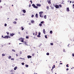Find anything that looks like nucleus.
<instances>
[{
	"mask_svg": "<svg viewBox=\"0 0 74 74\" xmlns=\"http://www.w3.org/2000/svg\"><path fill=\"white\" fill-rule=\"evenodd\" d=\"M43 13V12H40L39 13L40 15H42V13Z\"/></svg>",
	"mask_w": 74,
	"mask_h": 74,
	"instance_id": "7",
	"label": "nucleus"
},
{
	"mask_svg": "<svg viewBox=\"0 0 74 74\" xmlns=\"http://www.w3.org/2000/svg\"><path fill=\"white\" fill-rule=\"evenodd\" d=\"M8 37L10 38L11 37L10 36H5L3 38H8Z\"/></svg>",
	"mask_w": 74,
	"mask_h": 74,
	"instance_id": "1",
	"label": "nucleus"
},
{
	"mask_svg": "<svg viewBox=\"0 0 74 74\" xmlns=\"http://www.w3.org/2000/svg\"><path fill=\"white\" fill-rule=\"evenodd\" d=\"M50 34H52V31H50Z\"/></svg>",
	"mask_w": 74,
	"mask_h": 74,
	"instance_id": "14",
	"label": "nucleus"
},
{
	"mask_svg": "<svg viewBox=\"0 0 74 74\" xmlns=\"http://www.w3.org/2000/svg\"><path fill=\"white\" fill-rule=\"evenodd\" d=\"M69 70V68H67L66 69V70H67V71H68V70Z\"/></svg>",
	"mask_w": 74,
	"mask_h": 74,
	"instance_id": "44",
	"label": "nucleus"
},
{
	"mask_svg": "<svg viewBox=\"0 0 74 74\" xmlns=\"http://www.w3.org/2000/svg\"><path fill=\"white\" fill-rule=\"evenodd\" d=\"M55 67V65H53V66L52 67V68L53 69Z\"/></svg>",
	"mask_w": 74,
	"mask_h": 74,
	"instance_id": "15",
	"label": "nucleus"
},
{
	"mask_svg": "<svg viewBox=\"0 0 74 74\" xmlns=\"http://www.w3.org/2000/svg\"><path fill=\"white\" fill-rule=\"evenodd\" d=\"M36 17L37 18H38V14H36Z\"/></svg>",
	"mask_w": 74,
	"mask_h": 74,
	"instance_id": "13",
	"label": "nucleus"
},
{
	"mask_svg": "<svg viewBox=\"0 0 74 74\" xmlns=\"http://www.w3.org/2000/svg\"><path fill=\"white\" fill-rule=\"evenodd\" d=\"M38 35H39L40 36V35H41V33L40 32H39Z\"/></svg>",
	"mask_w": 74,
	"mask_h": 74,
	"instance_id": "32",
	"label": "nucleus"
},
{
	"mask_svg": "<svg viewBox=\"0 0 74 74\" xmlns=\"http://www.w3.org/2000/svg\"><path fill=\"white\" fill-rule=\"evenodd\" d=\"M34 55H35V54H34V53H32V56H34Z\"/></svg>",
	"mask_w": 74,
	"mask_h": 74,
	"instance_id": "40",
	"label": "nucleus"
},
{
	"mask_svg": "<svg viewBox=\"0 0 74 74\" xmlns=\"http://www.w3.org/2000/svg\"><path fill=\"white\" fill-rule=\"evenodd\" d=\"M29 25H31V23H29Z\"/></svg>",
	"mask_w": 74,
	"mask_h": 74,
	"instance_id": "46",
	"label": "nucleus"
},
{
	"mask_svg": "<svg viewBox=\"0 0 74 74\" xmlns=\"http://www.w3.org/2000/svg\"><path fill=\"white\" fill-rule=\"evenodd\" d=\"M45 38H47V35H45Z\"/></svg>",
	"mask_w": 74,
	"mask_h": 74,
	"instance_id": "28",
	"label": "nucleus"
},
{
	"mask_svg": "<svg viewBox=\"0 0 74 74\" xmlns=\"http://www.w3.org/2000/svg\"><path fill=\"white\" fill-rule=\"evenodd\" d=\"M22 30H24V28H23V27H21Z\"/></svg>",
	"mask_w": 74,
	"mask_h": 74,
	"instance_id": "22",
	"label": "nucleus"
},
{
	"mask_svg": "<svg viewBox=\"0 0 74 74\" xmlns=\"http://www.w3.org/2000/svg\"><path fill=\"white\" fill-rule=\"evenodd\" d=\"M27 57L28 59H29V58H32V56H27Z\"/></svg>",
	"mask_w": 74,
	"mask_h": 74,
	"instance_id": "4",
	"label": "nucleus"
},
{
	"mask_svg": "<svg viewBox=\"0 0 74 74\" xmlns=\"http://www.w3.org/2000/svg\"><path fill=\"white\" fill-rule=\"evenodd\" d=\"M7 34H9V33H8V32H7Z\"/></svg>",
	"mask_w": 74,
	"mask_h": 74,
	"instance_id": "50",
	"label": "nucleus"
},
{
	"mask_svg": "<svg viewBox=\"0 0 74 74\" xmlns=\"http://www.w3.org/2000/svg\"><path fill=\"white\" fill-rule=\"evenodd\" d=\"M32 18H33V17H34V15H32Z\"/></svg>",
	"mask_w": 74,
	"mask_h": 74,
	"instance_id": "43",
	"label": "nucleus"
},
{
	"mask_svg": "<svg viewBox=\"0 0 74 74\" xmlns=\"http://www.w3.org/2000/svg\"><path fill=\"white\" fill-rule=\"evenodd\" d=\"M51 71H52L53 70V68L51 69Z\"/></svg>",
	"mask_w": 74,
	"mask_h": 74,
	"instance_id": "57",
	"label": "nucleus"
},
{
	"mask_svg": "<svg viewBox=\"0 0 74 74\" xmlns=\"http://www.w3.org/2000/svg\"><path fill=\"white\" fill-rule=\"evenodd\" d=\"M22 52L20 51V54H22Z\"/></svg>",
	"mask_w": 74,
	"mask_h": 74,
	"instance_id": "37",
	"label": "nucleus"
},
{
	"mask_svg": "<svg viewBox=\"0 0 74 74\" xmlns=\"http://www.w3.org/2000/svg\"><path fill=\"white\" fill-rule=\"evenodd\" d=\"M29 7H31V5L29 4Z\"/></svg>",
	"mask_w": 74,
	"mask_h": 74,
	"instance_id": "47",
	"label": "nucleus"
},
{
	"mask_svg": "<svg viewBox=\"0 0 74 74\" xmlns=\"http://www.w3.org/2000/svg\"><path fill=\"white\" fill-rule=\"evenodd\" d=\"M15 20L16 21H17V20H18V19H17V18H16V19H15Z\"/></svg>",
	"mask_w": 74,
	"mask_h": 74,
	"instance_id": "52",
	"label": "nucleus"
},
{
	"mask_svg": "<svg viewBox=\"0 0 74 74\" xmlns=\"http://www.w3.org/2000/svg\"><path fill=\"white\" fill-rule=\"evenodd\" d=\"M55 7L56 8H59V6L58 5H55Z\"/></svg>",
	"mask_w": 74,
	"mask_h": 74,
	"instance_id": "3",
	"label": "nucleus"
},
{
	"mask_svg": "<svg viewBox=\"0 0 74 74\" xmlns=\"http://www.w3.org/2000/svg\"><path fill=\"white\" fill-rule=\"evenodd\" d=\"M50 44L51 45H53V43H51Z\"/></svg>",
	"mask_w": 74,
	"mask_h": 74,
	"instance_id": "35",
	"label": "nucleus"
},
{
	"mask_svg": "<svg viewBox=\"0 0 74 74\" xmlns=\"http://www.w3.org/2000/svg\"><path fill=\"white\" fill-rule=\"evenodd\" d=\"M51 0H49L48 1V4H51Z\"/></svg>",
	"mask_w": 74,
	"mask_h": 74,
	"instance_id": "5",
	"label": "nucleus"
},
{
	"mask_svg": "<svg viewBox=\"0 0 74 74\" xmlns=\"http://www.w3.org/2000/svg\"><path fill=\"white\" fill-rule=\"evenodd\" d=\"M36 5L37 6H39V7H41V4H36Z\"/></svg>",
	"mask_w": 74,
	"mask_h": 74,
	"instance_id": "9",
	"label": "nucleus"
},
{
	"mask_svg": "<svg viewBox=\"0 0 74 74\" xmlns=\"http://www.w3.org/2000/svg\"><path fill=\"white\" fill-rule=\"evenodd\" d=\"M73 7H74V4H73Z\"/></svg>",
	"mask_w": 74,
	"mask_h": 74,
	"instance_id": "56",
	"label": "nucleus"
},
{
	"mask_svg": "<svg viewBox=\"0 0 74 74\" xmlns=\"http://www.w3.org/2000/svg\"><path fill=\"white\" fill-rule=\"evenodd\" d=\"M8 58L10 59H11V56H9L8 57Z\"/></svg>",
	"mask_w": 74,
	"mask_h": 74,
	"instance_id": "21",
	"label": "nucleus"
},
{
	"mask_svg": "<svg viewBox=\"0 0 74 74\" xmlns=\"http://www.w3.org/2000/svg\"><path fill=\"white\" fill-rule=\"evenodd\" d=\"M8 45H10V44H11V43H9L8 44Z\"/></svg>",
	"mask_w": 74,
	"mask_h": 74,
	"instance_id": "54",
	"label": "nucleus"
},
{
	"mask_svg": "<svg viewBox=\"0 0 74 74\" xmlns=\"http://www.w3.org/2000/svg\"><path fill=\"white\" fill-rule=\"evenodd\" d=\"M12 60H14V58H12L11 59Z\"/></svg>",
	"mask_w": 74,
	"mask_h": 74,
	"instance_id": "34",
	"label": "nucleus"
},
{
	"mask_svg": "<svg viewBox=\"0 0 74 74\" xmlns=\"http://www.w3.org/2000/svg\"><path fill=\"white\" fill-rule=\"evenodd\" d=\"M16 56H18V54H16Z\"/></svg>",
	"mask_w": 74,
	"mask_h": 74,
	"instance_id": "59",
	"label": "nucleus"
},
{
	"mask_svg": "<svg viewBox=\"0 0 74 74\" xmlns=\"http://www.w3.org/2000/svg\"><path fill=\"white\" fill-rule=\"evenodd\" d=\"M66 10L67 11L69 12V11H70V10H69V8H67L66 9Z\"/></svg>",
	"mask_w": 74,
	"mask_h": 74,
	"instance_id": "10",
	"label": "nucleus"
},
{
	"mask_svg": "<svg viewBox=\"0 0 74 74\" xmlns=\"http://www.w3.org/2000/svg\"><path fill=\"white\" fill-rule=\"evenodd\" d=\"M37 37H41V36H40V35H38L37 36Z\"/></svg>",
	"mask_w": 74,
	"mask_h": 74,
	"instance_id": "26",
	"label": "nucleus"
},
{
	"mask_svg": "<svg viewBox=\"0 0 74 74\" xmlns=\"http://www.w3.org/2000/svg\"><path fill=\"white\" fill-rule=\"evenodd\" d=\"M62 4H64V3H63V2L62 3Z\"/></svg>",
	"mask_w": 74,
	"mask_h": 74,
	"instance_id": "60",
	"label": "nucleus"
},
{
	"mask_svg": "<svg viewBox=\"0 0 74 74\" xmlns=\"http://www.w3.org/2000/svg\"><path fill=\"white\" fill-rule=\"evenodd\" d=\"M25 66L26 67H29V65H26Z\"/></svg>",
	"mask_w": 74,
	"mask_h": 74,
	"instance_id": "25",
	"label": "nucleus"
},
{
	"mask_svg": "<svg viewBox=\"0 0 74 74\" xmlns=\"http://www.w3.org/2000/svg\"><path fill=\"white\" fill-rule=\"evenodd\" d=\"M24 42V44H27V43L25 42Z\"/></svg>",
	"mask_w": 74,
	"mask_h": 74,
	"instance_id": "48",
	"label": "nucleus"
},
{
	"mask_svg": "<svg viewBox=\"0 0 74 74\" xmlns=\"http://www.w3.org/2000/svg\"><path fill=\"white\" fill-rule=\"evenodd\" d=\"M7 25L6 24H5V26H7Z\"/></svg>",
	"mask_w": 74,
	"mask_h": 74,
	"instance_id": "42",
	"label": "nucleus"
},
{
	"mask_svg": "<svg viewBox=\"0 0 74 74\" xmlns=\"http://www.w3.org/2000/svg\"><path fill=\"white\" fill-rule=\"evenodd\" d=\"M14 34H15L12 33V34H10V36H12H12H14Z\"/></svg>",
	"mask_w": 74,
	"mask_h": 74,
	"instance_id": "12",
	"label": "nucleus"
},
{
	"mask_svg": "<svg viewBox=\"0 0 74 74\" xmlns=\"http://www.w3.org/2000/svg\"><path fill=\"white\" fill-rule=\"evenodd\" d=\"M40 16L41 18H43V16H42V15H40Z\"/></svg>",
	"mask_w": 74,
	"mask_h": 74,
	"instance_id": "27",
	"label": "nucleus"
},
{
	"mask_svg": "<svg viewBox=\"0 0 74 74\" xmlns=\"http://www.w3.org/2000/svg\"><path fill=\"white\" fill-rule=\"evenodd\" d=\"M44 18L45 19H47V16L46 15H44Z\"/></svg>",
	"mask_w": 74,
	"mask_h": 74,
	"instance_id": "11",
	"label": "nucleus"
},
{
	"mask_svg": "<svg viewBox=\"0 0 74 74\" xmlns=\"http://www.w3.org/2000/svg\"><path fill=\"white\" fill-rule=\"evenodd\" d=\"M2 55L3 56H5V55L4 54H2Z\"/></svg>",
	"mask_w": 74,
	"mask_h": 74,
	"instance_id": "29",
	"label": "nucleus"
},
{
	"mask_svg": "<svg viewBox=\"0 0 74 74\" xmlns=\"http://www.w3.org/2000/svg\"><path fill=\"white\" fill-rule=\"evenodd\" d=\"M20 39L21 40V42H23V38H20Z\"/></svg>",
	"mask_w": 74,
	"mask_h": 74,
	"instance_id": "8",
	"label": "nucleus"
},
{
	"mask_svg": "<svg viewBox=\"0 0 74 74\" xmlns=\"http://www.w3.org/2000/svg\"><path fill=\"white\" fill-rule=\"evenodd\" d=\"M41 23H44V21H42V22H41Z\"/></svg>",
	"mask_w": 74,
	"mask_h": 74,
	"instance_id": "36",
	"label": "nucleus"
},
{
	"mask_svg": "<svg viewBox=\"0 0 74 74\" xmlns=\"http://www.w3.org/2000/svg\"><path fill=\"white\" fill-rule=\"evenodd\" d=\"M51 8H52V9H53L54 8V7H52Z\"/></svg>",
	"mask_w": 74,
	"mask_h": 74,
	"instance_id": "45",
	"label": "nucleus"
},
{
	"mask_svg": "<svg viewBox=\"0 0 74 74\" xmlns=\"http://www.w3.org/2000/svg\"><path fill=\"white\" fill-rule=\"evenodd\" d=\"M12 51H14V52H15V50L14 49H12Z\"/></svg>",
	"mask_w": 74,
	"mask_h": 74,
	"instance_id": "33",
	"label": "nucleus"
},
{
	"mask_svg": "<svg viewBox=\"0 0 74 74\" xmlns=\"http://www.w3.org/2000/svg\"><path fill=\"white\" fill-rule=\"evenodd\" d=\"M59 5L60 8H62V5H61V4H60V5Z\"/></svg>",
	"mask_w": 74,
	"mask_h": 74,
	"instance_id": "19",
	"label": "nucleus"
},
{
	"mask_svg": "<svg viewBox=\"0 0 74 74\" xmlns=\"http://www.w3.org/2000/svg\"><path fill=\"white\" fill-rule=\"evenodd\" d=\"M72 56H74V53H73V54H72Z\"/></svg>",
	"mask_w": 74,
	"mask_h": 74,
	"instance_id": "49",
	"label": "nucleus"
},
{
	"mask_svg": "<svg viewBox=\"0 0 74 74\" xmlns=\"http://www.w3.org/2000/svg\"><path fill=\"white\" fill-rule=\"evenodd\" d=\"M22 65H24V64H25V63H23V62L22 63Z\"/></svg>",
	"mask_w": 74,
	"mask_h": 74,
	"instance_id": "41",
	"label": "nucleus"
},
{
	"mask_svg": "<svg viewBox=\"0 0 74 74\" xmlns=\"http://www.w3.org/2000/svg\"><path fill=\"white\" fill-rule=\"evenodd\" d=\"M13 23L14 24H16V21H14V22H13Z\"/></svg>",
	"mask_w": 74,
	"mask_h": 74,
	"instance_id": "17",
	"label": "nucleus"
},
{
	"mask_svg": "<svg viewBox=\"0 0 74 74\" xmlns=\"http://www.w3.org/2000/svg\"><path fill=\"white\" fill-rule=\"evenodd\" d=\"M43 32L45 34V29H43Z\"/></svg>",
	"mask_w": 74,
	"mask_h": 74,
	"instance_id": "6",
	"label": "nucleus"
},
{
	"mask_svg": "<svg viewBox=\"0 0 74 74\" xmlns=\"http://www.w3.org/2000/svg\"><path fill=\"white\" fill-rule=\"evenodd\" d=\"M42 24H41V23H40L39 24V25L40 26H42Z\"/></svg>",
	"mask_w": 74,
	"mask_h": 74,
	"instance_id": "24",
	"label": "nucleus"
},
{
	"mask_svg": "<svg viewBox=\"0 0 74 74\" xmlns=\"http://www.w3.org/2000/svg\"><path fill=\"white\" fill-rule=\"evenodd\" d=\"M72 3H74V1H73L72 2Z\"/></svg>",
	"mask_w": 74,
	"mask_h": 74,
	"instance_id": "55",
	"label": "nucleus"
},
{
	"mask_svg": "<svg viewBox=\"0 0 74 74\" xmlns=\"http://www.w3.org/2000/svg\"><path fill=\"white\" fill-rule=\"evenodd\" d=\"M16 69H17V67H15L14 68V70H16Z\"/></svg>",
	"mask_w": 74,
	"mask_h": 74,
	"instance_id": "18",
	"label": "nucleus"
},
{
	"mask_svg": "<svg viewBox=\"0 0 74 74\" xmlns=\"http://www.w3.org/2000/svg\"><path fill=\"white\" fill-rule=\"evenodd\" d=\"M49 6H47V10H49Z\"/></svg>",
	"mask_w": 74,
	"mask_h": 74,
	"instance_id": "30",
	"label": "nucleus"
},
{
	"mask_svg": "<svg viewBox=\"0 0 74 74\" xmlns=\"http://www.w3.org/2000/svg\"><path fill=\"white\" fill-rule=\"evenodd\" d=\"M26 38L27 39V38H29V36H26Z\"/></svg>",
	"mask_w": 74,
	"mask_h": 74,
	"instance_id": "38",
	"label": "nucleus"
},
{
	"mask_svg": "<svg viewBox=\"0 0 74 74\" xmlns=\"http://www.w3.org/2000/svg\"><path fill=\"white\" fill-rule=\"evenodd\" d=\"M63 51L64 52H65V49H63Z\"/></svg>",
	"mask_w": 74,
	"mask_h": 74,
	"instance_id": "51",
	"label": "nucleus"
},
{
	"mask_svg": "<svg viewBox=\"0 0 74 74\" xmlns=\"http://www.w3.org/2000/svg\"><path fill=\"white\" fill-rule=\"evenodd\" d=\"M32 6H33L34 8H38V7L36 6L34 4H33L32 5Z\"/></svg>",
	"mask_w": 74,
	"mask_h": 74,
	"instance_id": "2",
	"label": "nucleus"
},
{
	"mask_svg": "<svg viewBox=\"0 0 74 74\" xmlns=\"http://www.w3.org/2000/svg\"><path fill=\"white\" fill-rule=\"evenodd\" d=\"M31 23H34V21H32Z\"/></svg>",
	"mask_w": 74,
	"mask_h": 74,
	"instance_id": "20",
	"label": "nucleus"
},
{
	"mask_svg": "<svg viewBox=\"0 0 74 74\" xmlns=\"http://www.w3.org/2000/svg\"><path fill=\"white\" fill-rule=\"evenodd\" d=\"M49 55V53H47V55Z\"/></svg>",
	"mask_w": 74,
	"mask_h": 74,
	"instance_id": "31",
	"label": "nucleus"
},
{
	"mask_svg": "<svg viewBox=\"0 0 74 74\" xmlns=\"http://www.w3.org/2000/svg\"><path fill=\"white\" fill-rule=\"evenodd\" d=\"M35 35L37 36V32H36Z\"/></svg>",
	"mask_w": 74,
	"mask_h": 74,
	"instance_id": "39",
	"label": "nucleus"
},
{
	"mask_svg": "<svg viewBox=\"0 0 74 74\" xmlns=\"http://www.w3.org/2000/svg\"><path fill=\"white\" fill-rule=\"evenodd\" d=\"M23 12H24V13H26V10H23Z\"/></svg>",
	"mask_w": 74,
	"mask_h": 74,
	"instance_id": "16",
	"label": "nucleus"
},
{
	"mask_svg": "<svg viewBox=\"0 0 74 74\" xmlns=\"http://www.w3.org/2000/svg\"><path fill=\"white\" fill-rule=\"evenodd\" d=\"M20 32H18V34H20Z\"/></svg>",
	"mask_w": 74,
	"mask_h": 74,
	"instance_id": "64",
	"label": "nucleus"
},
{
	"mask_svg": "<svg viewBox=\"0 0 74 74\" xmlns=\"http://www.w3.org/2000/svg\"><path fill=\"white\" fill-rule=\"evenodd\" d=\"M72 1H70V3H71Z\"/></svg>",
	"mask_w": 74,
	"mask_h": 74,
	"instance_id": "62",
	"label": "nucleus"
},
{
	"mask_svg": "<svg viewBox=\"0 0 74 74\" xmlns=\"http://www.w3.org/2000/svg\"><path fill=\"white\" fill-rule=\"evenodd\" d=\"M66 67H69V64H67L66 65Z\"/></svg>",
	"mask_w": 74,
	"mask_h": 74,
	"instance_id": "23",
	"label": "nucleus"
},
{
	"mask_svg": "<svg viewBox=\"0 0 74 74\" xmlns=\"http://www.w3.org/2000/svg\"><path fill=\"white\" fill-rule=\"evenodd\" d=\"M2 37H3V35L2 36Z\"/></svg>",
	"mask_w": 74,
	"mask_h": 74,
	"instance_id": "63",
	"label": "nucleus"
},
{
	"mask_svg": "<svg viewBox=\"0 0 74 74\" xmlns=\"http://www.w3.org/2000/svg\"><path fill=\"white\" fill-rule=\"evenodd\" d=\"M30 2H31V3H32V0L30 1Z\"/></svg>",
	"mask_w": 74,
	"mask_h": 74,
	"instance_id": "58",
	"label": "nucleus"
},
{
	"mask_svg": "<svg viewBox=\"0 0 74 74\" xmlns=\"http://www.w3.org/2000/svg\"><path fill=\"white\" fill-rule=\"evenodd\" d=\"M60 64H63L62 63H60Z\"/></svg>",
	"mask_w": 74,
	"mask_h": 74,
	"instance_id": "53",
	"label": "nucleus"
},
{
	"mask_svg": "<svg viewBox=\"0 0 74 74\" xmlns=\"http://www.w3.org/2000/svg\"><path fill=\"white\" fill-rule=\"evenodd\" d=\"M35 34H34V33L33 34V35H34Z\"/></svg>",
	"mask_w": 74,
	"mask_h": 74,
	"instance_id": "61",
	"label": "nucleus"
}]
</instances>
